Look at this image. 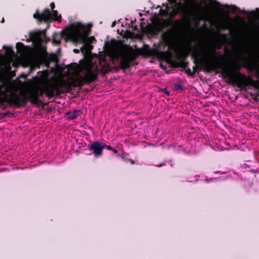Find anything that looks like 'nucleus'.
Here are the masks:
<instances>
[{
  "instance_id": "1",
  "label": "nucleus",
  "mask_w": 259,
  "mask_h": 259,
  "mask_svg": "<svg viewBox=\"0 0 259 259\" xmlns=\"http://www.w3.org/2000/svg\"><path fill=\"white\" fill-rule=\"evenodd\" d=\"M109 71L108 67L99 70L97 66H94L91 63H87L82 66L83 75L78 74L72 81L59 80L46 77L39 81L38 85L36 87L38 90V96L45 95L49 99H52L64 93L65 90L67 92H69L72 87L81 88L85 84H89L94 82L98 78L99 72L105 75Z\"/></svg>"
},
{
  "instance_id": "2",
  "label": "nucleus",
  "mask_w": 259,
  "mask_h": 259,
  "mask_svg": "<svg viewBox=\"0 0 259 259\" xmlns=\"http://www.w3.org/2000/svg\"><path fill=\"white\" fill-rule=\"evenodd\" d=\"M223 62L218 58L215 48L211 44H199L195 46L190 56L195 65L193 67L194 74L198 69L210 73L221 71L222 77L227 82V34H223Z\"/></svg>"
},
{
  "instance_id": "3",
  "label": "nucleus",
  "mask_w": 259,
  "mask_h": 259,
  "mask_svg": "<svg viewBox=\"0 0 259 259\" xmlns=\"http://www.w3.org/2000/svg\"><path fill=\"white\" fill-rule=\"evenodd\" d=\"M38 90L36 87L30 88L26 93L23 94L21 98L17 92H14V88L11 83H3L0 84V104L7 102L17 108L26 105L28 100L33 105L44 104L39 99Z\"/></svg>"
},
{
  "instance_id": "4",
  "label": "nucleus",
  "mask_w": 259,
  "mask_h": 259,
  "mask_svg": "<svg viewBox=\"0 0 259 259\" xmlns=\"http://www.w3.org/2000/svg\"><path fill=\"white\" fill-rule=\"evenodd\" d=\"M240 9L236 6L228 5V84L230 83L229 81H231L234 85L240 89H246L247 87L250 89V87H252L257 91V95L259 96V80H254L251 77L241 73L240 72V67H237L232 72H230V51L228 47L230 46L229 37L230 36V22L231 19L229 13H240Z\"/></svg>"
},
{
  "instance_id": "5",
  "label": "nucleus",
  "mask_w": 259,
  "mask_h": 259,
  "mask_svg": "<svg viewBox=\"0 0 259 259\" xmlns=\"http://www.w3.org/2000/svg\"><path fill=\"white\" fill-rule=\"evenodd\" d=\"M136 57L137 55L133 50L123 48L115 50L110 55L112 63H114L115 61L119 62V65L114 67L116 71L130 68L131 63L135 61Z\"/></svg>"
},
{
  "instance_id": "6",
  "label": "nucleus",
  "mask_w": 259,
  "mask_h": 259,
  "mask_svg": "<svg viewBox=\"0 0 259 259\" xmlns=\"http://www.w3.org/2000/svg\"><path fill=\"white\" fill-rule=\"evenodd\" d=\"M63 37H66L74 44L79 42L85 43L87 39V35L81 33L79 31V28L74 24L72 25L71 28L69 30L68 32L62 31L61 34L54 33L52 41L53 44L55 45L60 44L61 39Z\"/></svg>"
},
{
  "instance_id": "7",
  "label": "nucleus",
  "mask_w": 259,
  "mask_h": 259,
  "mask_svg": "<svg viewBox=\"0 0 259 259\" xmlns=\"http://www.w3.org/2000/svg\"><path fill=\"white\" fill-rule=\"evenodd\" d=\"M33 18L39 22H52L53 20L61 21V15H58L57 10H52V13L48 8H46L41 13H39L38 10L33 14Z\"/></svg>"
},
{
  "instance_id": "8",
  "label": "nucleus",
  "mask_w": 259,
  "mask_h": 259,
  "mask_svg": "<svg viewBox=\"0 0 259 259\" xmlns=\"http://www.w3.org/2000/svg\"><path fill=\"white\" fill-rule=\"evenodd\" d=\"M160 54L163 56L166 62L169 65L170 68L181 67L183 69H186L188 66L189 62L183 60H180L177 62L171 59L172 56L170 52H161Z\"/></svg>"
},
{
  "instance_id": "9",
  "label": "nucleus",
  "mask_w": 259,
  "mask_h": 259,
  "mask_svg": "<svg viewBox=\"0 0 259 259\" xmlns=\"http://www.w3.org/2000/svg\"><path fill=\"white\" fill-rule=\"evenodd\" d=\"M104 148V144L98 141H95L88 146V149L93 151L92 153L95 157H99L102 156Z\"/></svg>"
},
{
  "instance_id": "10",
  "label": "nucleus",
  "mask_w": 259,
  "mask_h": 259,
  "mask_svg": "<svg viewBox=\"0 0 259 259\" xmlns=\"http://www.w3.org/2000/svg\"><path fill=\"white\" fill-rule=\"evenodd\" d=\"M183 20L188 24H190L191 22L198 24L200 20H201V14L196 12H189L187 16L184 17Z\"/></svg>"
},
{
  "instance_id": "11",
  "label": "nucleus",
  "mask_w": 259,
  "mask_h": 259,
  "mask_svg": "<svg viewBox=\"0 0 259 259\" xmlns=\"http://www.w3.org/2000/svg\"><path fill=\"white\" fill-rule=\"evenodd\" d=\"M180 20L178 19L175 21V23L170 18L163 20L162 22L160 24L158 28V31L160 32H162L164 29L170 27H172L174 26V24L176 26H179L180 25Z\"/></svg>"
},
{
  "instance_id": "12",
  "label": "nucleus",
  "mask_w": 259,
  "mask_h": 259,
  "mask_svg": "<svg viewBox=\"0 0 259 259\" xmlns=\"http://www.w3.org/2000/svg\"><path fill=\"white\" fill-rule=\"evenodd\" d=\"M11 62L6 59L3 60L1 63L0 66L7 73H9L11 70Z\"/></svg>"
},
{
  "instance_id": "13",
  "label": "nucleus",
  "mask_w": 259,
  "mask_h": 259,
  "mask_svg": "<svg viewBox=\"0 0 259 259\" xmlns=\"http://www.w3.org/2000/svg\"><path fill=\"white\" fill-rule=\"evenodd\" d=\"M41 35V31H34L30 32L29 34V36L31 40L35 41L39 39Z\"/></svg>"
},
{
  "instance_id": "14",
  "label": "nucleus",
  "mask_w": 259,
  "mask_h": 259,
  "mask_svg": "<svg viewBox=\"0 0 259 259\" xmlns=\"http://www.w3.org/2000/svg\"><path fill=\"white\" fill-rule=\"evenodd\" d=\"M79 111L74 110L73 112L70 113L69 115L68 116V118L69 120H73L76 118L79 115Z\"/></svg>"
},
{
  "instance_id": "15",
  "label": "nucleus",
  "mask_w": 259,
  "mask_h": 259,
  "mask_svg": "<svg viewBox=\"0 0 259 259\" xmlns=\"http://www.w3.org/2000/svg\"><path fill=\"white\" fill-rule=\"evenodd\" d=\"M3 49L5 50L6 54L7 55L12 56L14 54V52L11 48L4 46Z\"/></svg>"
},
{
  "instance_id": "16",
  "label": "nucleus",
  "mask_w": 259,
  "mask_h": 259,
  "mask_svg": "<svg viewBox=\"0 0 259 259\" xmlns=\"http://www.w3.org/2000/svg\"><path fill=\"white\" fill-rule=\"evenodd\" d=\"M119 156L121 157L122 160L124 161H125V162H130L132 164H134L135 163V162L134 160H133L131 158H128L127 157H126L123 154L121 155H119Z\"/></svg>"
},
{
  "instance_id": "17",
  "label": "nucleus",
  "mask_w": 259,
  "mask_h": 259,
  "mask_svg": "<svg viewBox=\"0 0 259 259\" xmlns=\"http://www.w3.org/2000/svg\"><path fill=\"white\" fill-rule=\"evenodd\" d=\"M189 55L188 53H183L179 56H176V58L180 60L185 61L188 57Z\"/></svg>"
},
{
  "instance_id": "18",
  "label": "nucleus",
  "mask_w": 259,
  "mask_h": 259,
  "mask_svg": "<svg viewBox=\"0 0 259 259\" xmlns=\"http://www.w3.org/2000/svg\"><path fill=\"white\" fill-rule=\"evenodd\" d=\"M171 31H167L162 34V36L165 40H169L171 36Z\"/></svg>"
},
{
  "instance_id": "19",
  "label": "nucleus",
  "mask_w": 259,
  "mask_h": 259,
  "mask_svg": "<svg viewBox=\"0 0 259 259\" xmlns=\"http://www.w3.org/2000/svg\"><path fill=\"white\" fill-rule=\"evenodd\" d=\"M16 47L18 51H23L25 46L23 43L19 42L16 44Z\"/></svg>"
},
{
  "instance_id": "20",
  "label": "nucleus",
  "mask_w": 259,
  "mask_h": 259,
  "mask_svg": "<svg viewBox=\"0 0 259 259\" xmlns=\"http://www.w3.org/2000/svg\"><path fill=\"white\" fill-rule=\"evenodd\" d=\"M246 67L250 71H252L254 69H255L256 67V65L255 64H251V63H248L247 65L246 66Z\"/></svg>"
},
{
  "instance_id": "21",
  "label": "nucleus",
  "mask_w": 259,
  "mask_h": 259,
  "mask_svg": "<svg viewBox=\"0 0 259 259\" xmlns=\"http://www.w3.org/2000/svg\"><path fill=\"white\" fill-rule=\"evenodd\" d=\"M104 148H106L108 150L112 151L113 152V153H117V150L110 145H107L104 144Z\"/></svg>"
},
{
  "instance_id": "22",
  "label": "nucleus",
  "mask_w": 259,
  "mask_h": 259,
  "mask_svg": "<svg viewBox=\"0 0 259 259\" xmlns=\"http://www.w3.org/2000/svg\"><path fill=\"white\" fill-rule=\"evenodd\" d=\"M223 27L224 29H227V11L224 13V24Z\"/></svg>"
},
{
  "instance_id": "23",
  "label": "nucleus",
  "mask_w": 259,
  "mask_h": 259,
  "mask_svg": "<svg viewBox=\"0 0 259 259\" xmlns=\"http://www.w3.org/2000/svg\"><path fill=\"white\" fill-rule=\"evenodd\" d=\"M174 88L175 90H183V85L180 84V83H176L174 84Z\"/></svg>"
},
{
  "instance_id": "24",
  "label": "nucleus",
  "mask_w": 259,
  "mask_h": 259,
  "mask_svg": "<svg viewBox=\"0 0 259 259\" xmlns=\"http://www.w3.org/2000/svg\"><path fill=\"white\" fill-rule=\"evenodd\" d=\"M185 72L190 76H193L194 75V72H192L190 68H186Z\"/></svg>"
},
{
  "instance_id": "25",
  "label": "nucleus",
  "mask_w": 259,
  "mask_h": 259,
  "mask_svg": "<svg viewBox=\"0 0 259 259\" xmlns=\"http://www.w3.org/2000/svg\"><path fill=\"white\" fill-rule=\"evenodd\" d=\"M9 114L12 115V114L9 112L0 113V119L4 118V117L7 116Z\"/></svg>"
},
{
  "instance_id": "26",
  "label": "nucleus",
  "mask_w": 259,
  "mask_h": 259,
  "mask_svg": "<svg viewBox=\"0 0 259 259\" xmlns=\"http://www.w3.org/2000/svg\"><path fill=\"white\" fill-rule=\"evenodd\" d=\"M92 46L89 45V44H85L84 46H83V48L85 49L86 50H90L91 48H92Z\"/></svg>"
},
{
  "instance_id": "27",
  "label": "nucleus",
  "mask_w": 259,
  "mask_h": 259,
  "mask_svg": "<svg viewBox=\"0 0 259 259\" xmlns=\"http://www.w3.org/2000/svg\"><path fill=\"white\" fill-rule=\"evenodd\" d=\"M50 7H51V8L52 10H54V9L55 8V4L54 3H51L50 4Z\"/></svg>"
},
{
  "instance_id": "28",
  "label": "nucleus",
  "mask_w": 259,
  "mask_h": 259,
  "mask_svg": "<svg viewBox=\"0 0 259 259\" xmlns=\"http://www.w3.org/2000/svg\"><path fill=\"white\" fill-rule=\"evenodd\" d=\"M177 14V12L172 13H171V14L170 16H171V17H174L176 16V15Z\"/></svg>"
},
{
  "instance_id": "29",
  "label": "nucleus",
  "mask_w": 259,
  "mask_h": 259,
  "mask_svg": "<svg viewBox=\"0 0 259 259\" xmlns=\"http://www.w3.org/2000/svg\"><path fill=\"white\" fill-rule=\"evenodd\" d=\"M73 52L75 53H79V51L78 49H75L73 50Z\"/></svg>"
},
{
  "instance_id": "30",
  "label": "nucleus",
  "mask_w": 259,
  "mask_h": 259,
  "mask_svg": "<svg viewBox=\"0 0 259 259\" xmlns=\"http://www.w3.org/2000/svg\"><path fill=\"white\" fill-rule=\"evenodd\" d=\"M9 72L11 73V75L12 76H15V72H14V71H12L11 70V71H10V72Z\"/></svg>"
},
{
  "instance_id": "31",
  "label": "nucleus",
  "mask_w": 259,
  "mask_h": 259,
  "mask_svg": "<svg viewBox=\"0 0 259 259\" xmlns=\"http://www.w3.org/2000/svg\"><path fill=\"white\" fill-rule=\"evenodd\" d=\"M12 66H14V67H17V64L15 62H13L12 63Z\"/></svg>"
},
{
  "instance_id": "32",
  "label": "nucleus",
  "mask_w": 259,
  "mask_h": 259,
  "mask_svg": "<svg viewBox=\"0 0 259 259\" xmlns=\"http://www.w3.org/2000/svg\"><path fill=\"white\" fill-rule=\"evenodd\" d=\"M165 165V164H164V163H161V164H160L158 165H157V166H158V167H161V166H163V165Z\"/></svg>"
},
{
  "instance_id": "33",
  "label": "nucleus",
  "mask_w": 259,
  "mask_h": 259,
  "mask_svg": "<svg viewBox=\"0 0 259 259\" xmlns=\"http://www.w3.org/2000/svg\"><path fill=\"white\" fill-rule=\"evenodd\" d=\"M115 22H113L112 24V27H114V26L115 25Z\"/></svg>"
},
{
  "instance_id": "34",
  "label": "nucleus",
  "mask_w": 259,
  "mask_h": 259,
  "mask_svg": "<svg viewBox=\"0 0 259 259\" xmlns=\"http://www.w3.org/2000/svg\"><path fill=\"white\" fill-rule=\"evenodd\" d=\"M4 21H5V20H4V18H3L2 19V23H4Z\"/></svg>"
},
{
  "instance_id": "35",
  "label": "nucleus",
  "mask_w": 259,
  "mask_h": 259,
  "mask_svg": "<svg viewBox=\"0 0 259 259\" xmlns=\"http://www.w3.org/2000/svg\"><path fill=\"white\" fill-rule=\"evenodd\" d=\"M224 8H227V4L224 5Z\"/></svg>"
}]
</instances>
